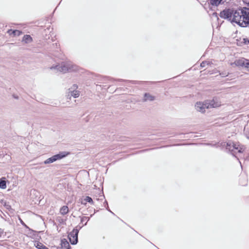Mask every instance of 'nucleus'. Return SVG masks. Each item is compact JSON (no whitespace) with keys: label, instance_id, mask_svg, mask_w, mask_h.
Wrapping results in <instances>:
<instances>
[{"label":"nucleus","instance_id":"obj_1","mask_svg":"<svg viewBox=\"0 0 249 249\" xmlns=\"http://www.w3.org/2000/svg\"><path fill=\"white\" fill-rule=\"evenodd\" d=\"M232 16V23L242 27L249 25V8H244L240 11H235Z\"/></svg>","mask_w":249,"mask_h":249},{"label":"nucleus","instance_id":"obj_2","mask_svg":"<svg viewBox=\"0 0 249 249\" xmlns=\"http://www.w3.org/2000/svg\"><path fill=\"white\" fill-rule=\"evenodd\" d=\"M69 152L66 151L60 152L59 154L55 155L51 157V158L47 159L46 160L44 161V163L45 164L53 163L56 161L57 160H59L65 158V157L69 155Z\"/></svg>","mask_w":249,"mask_h":249},{"label":"nucleus","instance_id":"obj_3","mask_svg":"<svg viewBox=\"0 0 249 249\" xmlns=\"http://www.w3.org/2000/svg\"><path fill=\"white\" fill-rule=\"evenodd\" d=\"M195 108L197 111L201 113L205 112L206 109L209 108L207 101L197 102L195 105Z\"/></svg>","mask_w":249,"mask_h":249},{"label":"nucleus","instance_id":"obj_4","mask_svg":"<svg viewBox=\"0 0 249 249\" xmlns=\"http://www.w3.org/2000/svg\"><path fill=\"white\" fill-rule=\"evenodd\" d=\"M234 11L231 9H225L220 13V17L222 18L228 19L232 23V19Z\"/></svg>","mask_w":249,"mask_h":249},{"label":"nucleus","instance_id":"obj_5","mask_svg":"<svg viewBox=\"0 0 249 249\" xmlns=\"http://www.w3.org/2000/svg\"><path fill=\"white\" fill-rule=\"evenodd\" d=\"M77 88V86L75 85L73 86V88H70L68 89L66 93V96L68 98L71 99V97H73L74 98H77L79 96L80 92L77 90H75V89Z\"/></svg>","mask_w":249,"mask_h":249},{"label":"nucleus","instance_id":"obj_6","mask_svg":"<svg viewBox=\"0 0 249 249\" xmlns=\"http://www.w3.org/2000/svg\"><path fill=\"white\" fill-rule=\"evenodd\" d=\"M78 231L77 229H73L69 235V238L70 242L72 245H75L78 241Z\"/></svg>","mask_w":249,"mask_h":249},{"label":"nucleus","instance_id":"obj_7","mask_svg":"<svg viewBox=\"0 0 249 249\" xmlns=\"http://www.w3.org/2000/svg\"><path fill=\"white\" fill-rule=\"evenodd\" d=\"M233 64L237 67H244L248 70H249L248 64H249V61L244 58H241L235 60Z\"/></svg>","mask_w":249,"mask_h":249},{"label":"nucleus","instance_id":"obj_8","mask_svg":"<svg viewBox=\"0 0 249 249\" xmlns=\"http://www.w3.org/2000/svg\"><path fill=\"white\" fill-rule=\"evenodd\" d=\"M209 108L219 107L221 105V103L217 98H213L212 100H206Z\"/></svg>","mask_w":249,"mask_h":249},{"label":"nucleus","instance_id":"obj_9","mask_svg":"<svg viewBox=\"0 0 249 249\" xmlns=\"http://www.w3.org/2000/svg\"><path fill=\"white\" fill-rule=\"evenodd\" d=\"M70 69L71 68L68 65H66L64 63H62L61 65H56L55 67H51V69H55L58 71L63 72H66L69 70V69Z\"/></svg>","mask_w":249,"mask_h":249},{"label":"nucleus","instance_id":"obj_10","mask_svg":"<svg viewBox=\"0 0 249 249\" xmlns=\"http://www.w3.org/2000/svg\"><path fill=\"white\" fill-rule=\"evenodd\" d=\"M227 149L229 150L233 151L234 150H237L238 152L241 153L242 152V148H238V145L236 144H234L232 142L227 143Z\"/></svg>","mask_w":249,"mask_h":249},{"label":"nucleus","instance_id":"obj_11","mask_svg":"<svg viewBox=\"0 0 249 249\" xmlns=\"http://www.w3.org/2000/svg\"><path fill=\"white\" fill-rule=\"evenodd\" d=\"M7 33L9 35L13 36H19L21 34V32L19 30H9Z\"/></svg>","mask_w":249,"mask_h":249},{"label":"nucleus","instance_id":"obj_12","mask_svg":"<svg viewBox=\"0 0 249 249\" xmlns=\"http://www.w3.org/2000/svg\"><path fill=\"white\" fill-rule=\"evenodd\" d=\"M32 41V37L30 35H28L24 36L22 40V42L26 44L31 43Z\"/></svg>","mask_w":249,"mask_h":249},{"label":"nucleus","instance_id":"obj_13","mask_svg":"<svg viewBox=\"0 0 249 249\" xmlns=\"http://www.w3.org/2000/svg\"><path fill=\"white\" fill-rule=\"evenodd\" d=\"M61 248L62 249H70V248L69 242L65 239L62 240Z\"/></svg>","mask_w":249,"mask_h":249},{"label":"nucleus","instance_id":"obj_14","mask_svg":"<svg viewBox=\"0 0 249 249\" xmlns=\"http://www.w3.org/2000/svg\"><path fill=\"white\" fill-rule=\"evenodd\" d=\"M155 99V97L151 94L149 93H145L144 96V100L145 101H152L154 100Z\"/></svg>","mask_w":249,"mask_h":249},{"label":"nucleus","instance_id":"obj_15","mask_svg":"<svg viewBox=\"0 0 249 249\" xmlns=\"http://www.w3.org/2000/svg\"><path fill=\"white\" fill-rule=\"evenodd\" d=\"M34 245L35 247L38 249H48L43 244L38 242H36Z\"/></svg>","mask_w":249,"mask_h":249},{"label":"nucleus","instance_id":"obj_16","mask_svg":"<svg viewBox=\"0 0 249 249\" xmlns=\"http://www.w3.org/2000/svg\"><path fill=\"white\" fill-rule=\"evenodd\" d=\"M69 212V208L67 206H63L60 210L61 214L64 215L67 213Z\"/></svg>","mask_w":249,"mask_h":249},{"label":"nucleus","instance_id":"obj_17","mask_svg":"<svg viewBox=\"0 0 249 249\" xmlns=\"http://www.w3.org/2000/svg\"><path fill=\"white\" fill-rule=\"evenodd\" d=\"M5 179V178H3L0 181V188L2 189H4L6 188V182L4 180Z\"/></svg>","mask_w":249,"mask_h":249},{"label":"nucleus","instance_id":"obj_18","mask_svg":"<svg viewBox=\"0 0 249 249\" xmlns=\"http://www.w3.org/2000/svg\"><path fill=\"white\" fill-rule=\"evenodd\" d=\"M223 0H210L211 4L212 5L216 6L219 5L221 3H223Z\"/></svg>","mask_w":249,"mask_h":249},{"label":"nucleus","instance_id":"obj_19","mask_svg":"<svg viewBox=\"0 0 249 249\" xmlns=\"http://www.w3.org/2000/svg\"><path fill=\"white\" fill-rule=\"evenodd\" d=\"M84 201L85 202H82V203L84 204H86V202H89V203H92V199L91 197L89 196H86V197L84 199Z\"/></svg>","mask_w":249,"mask_h":249},{"label":"nucleus","instance_id":"obj_20","mask_svg":"<svg viewBox=\"0 0 249 249\" xmlns=\"http://www.w3.org/2000/svg\"><path fill=\"white\" fill-rule=\"evenodd\" d=\"M243 42L245 44H249V40L246 39V38H243Z\"/></svg>","mask_w":249,"mask_h":249},{"label":"nucleus","instance_id":"obj_21","mask_svg":"<svg viewBox=\"0 0 249 249\" xmlns=\"http://www.w3.org/2000/svg\"><path fill=\"white\" fill-rule=\"evenodd\" d=\"M206 65H208V63L207 62H203L202 63H201L200 66L202 67H205Z\"/></svg>","mask_w":249,"mask_h":249}]
</instances>
